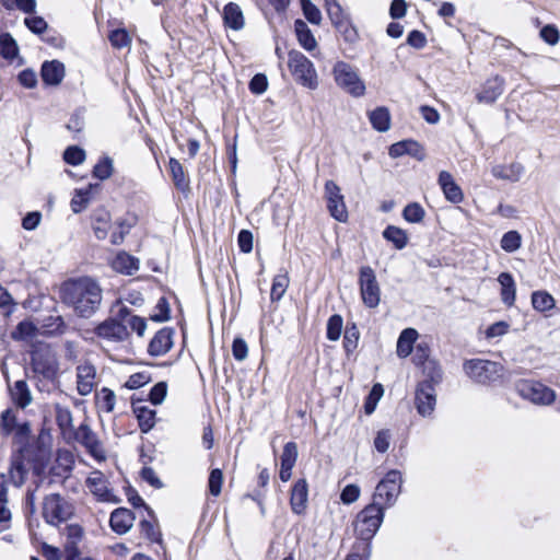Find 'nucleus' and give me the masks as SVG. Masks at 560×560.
Returning a JSON list of instances; mask_svg holds the SVG:
<instances>
[{
    "mask_svg": "<svg viewBox=\"0 0 560 560\" xmlns=\"http://www.w3.org/2000/svg\"><path fill=\"white\" fill-rule=\"evenodd\" d=\"M60 298L79 317L90 318L101 306L103 291L94 279L81 277L66 281L60 288Z\"/></svg>",
    "mask_w": 560,
    "mask_h": 560,
    "instance_id": "nucleus-1",
    "label": "nucleus"
},
{
    "mask_svg": "<svg viewBox=\"0 0 560 560\" xmlns=\"http://www.w3.org/2000/svg\"><path fill=\"white\" fill-rule=\"evenodd\" d=\"M384 518V508L378 503H371L358 513L353 523L358 542H369L377 533Z\"/></svg>",
    "mask_w": 560,
    "mask_h": 560,
    "instance_id": "nucleus-2",
    "label": "nucleus"
},
{
    "mask_svg": "<svg viewBox=\"0 0 560 560\" xmlns=\"http://www.w3.org/2000/svg\"><path fill=\"white\" fill-rule=\"evenodd\" d=\"M288 67L301 85L314 90L318 85L317 73L313 62L301 51L291 50L288 55Z\"/></svg>",
    "mask_w": 560,
    "mask_h": 560,
    "instance_id": "nucleus-3",
    "label": "nucleus"
},
{
    "mask_svg": "<svg viewBox=\"0 0 560 560\" xmlns=\"http://www.w3.org/2000/svg\"><path fill=\"white\" fill-rule=\"evenodd\" d=\"M112 314L109 318L95 327L94 332L102 339L112 342H122L129 337V330L127 329V324L120 319V316H122L120 302L113 306Z\"/></svg>",
    "mask_w": 560,
    "mask_h": 560,
    "instance_id": "nucleus-4",
    "label": "nucleus"
},
{
    "mask_svg": "<svg viewBox=\"0 0 560 560\" xmlns=\"http://www.w3.org/2000/svg\"><path fill=\"white\" fill-rule=\"evenodd\" d=\"M503 366L499 362L471 359L464 363L465 373L480 384L493 383L503 376Z\"/></svg>",
    "mask_w": 560,
    "mask_h": 560,
    "instance_id": "nucleus-5",
    "label": "nucleus"
},
{
    "mask_svg": "<svg viewBox=\"0 0 560 560\" xmlns=\"http://www.w3.org/2000/svg\"><path fill=\"white\" fill-rule=\"evenodd\" d=\"M402 485V477L398 470H389L386 476L377 483L373 495V503H378L382 508H389L396 502Z\"/></svg>",
    "mask_w": 560,
    "mask_h": 560,
    "instance_id": "nucleus-6",
    "label": "nucleus"
},
{
    "mask_svg": "<svg viewBox=\"0 0 560 560\" xmlns=\"http://www.w3.org/2000/svg\"><path fill=\"white\" fill-rule=\"evenodd\" d=\"M73 505L59 493H51L44 498L43 517L50 525L67 522L73 515Z\"/></svg>",
    "mask_w": 560,
    "mask_h": 560,
    "instance_id": "nucleus-7",
    "label": "nucleus"
},
{
    "mask_svg": "<svg viewBox=\"0 0 560 560\" xmlns=\"http://www.w3.org/2000/svg\"><path fill=\"white\" fill-rule=\"evenodd\" d=\"M332 74L337 85L352 96L359 97L365 93V84L351 65L338 61L334 66Z\"/></svg>",
    "mask_w": 560,
    "mask_h": 560,
    "instance_id": "nucleus-8",
    "label": "nucleus"
},
{
    "mask_svg": "<svg viewBox=\"0 0 560 560\" xmlns=\"http://www.w3.org/2000/svg\"><path fill=\"white\" fill-rule=\"evenodd\" d=\"M516 392L524 399L539 406H549L556 400V392L538 381L522 380L516 383Z\"/></svg>",
    "mask_w": 560,
    "mask_h": 560,
    "instance_id": "nucleus-9",
    "label": "nucleus"
},
{
    "mask_svg": "<svg viewBox=\"0 0 560 560\" xmlns=\"http://www.w3.org/2000/svg\"><path fill=\"white\" fill-rule=\"evenodd\" d=\"M31 368L35 374L48 381L57 376L59 369L56 354L48 346H39L32 351Z\"/></svg>",
    "mask_w": 560,
    "mask_h": 560,
    "instance_id": "nucleus-10",
    "label": "nucleus"
},
{
    "mask_svg": "<svg viewBox=\"0 0 560 560\" xmlns=\"http://www.w3.org/2000/svg\"><path fill=\"white\" fill-rule=\"evenodd\" d=\"M360 293L363 303L374 308L381 301V289L374 270L370 266H363L359 272Z\"/></svg>",
    "mask_w": 560,
    "mask_h": 560,
    "instance_id": "nucleus-11",
    "label": "nucleus"
},
{
    "mask_svg": "<svg viewBox=\"0 0 560 560\" xmlns=\"http://www.w3.org/2000/svg\"><path fill=\"white\" fill-rule=\"evenodd\" d=\"M74 440L85 447L86 452L97 460L106 458L105 450L97 435L86 423H81L73 430Z\"/></svg>",
    "mask_w": 560,
    "mask_h": 560,
    "instance_id": "nucleus-12",
    "label": "nucleus"
},
{
    "mask_svg": "<svg viewBox=\"0 0 560 560\" xmlns=\"http://www.w3.org/2000/svg\"><path fill=\"white\" fill-rule=\"evenodd\" d=\"M325 198L327 200V208L336 220L345 222L348 218V211L341 195L340 188L332 180L325 184Z\"/></svg>",
    "mask_w": 560,
    "mask_h": 560,
    "instance_id": "nucleus-13",
    "label": "nucleus"
},
{
    "mask_svg": "<svg viewBox=\"0 0 560 560\" xmlns=\"http://www.w3.org/2000/svg\"><path fill=\"white\" fill-rule=\"evenodd\" d=\"M77 389L81 396L91 394L96 385V369L90 362L77 366Z\"/></svg>",
    "mask_w": 560,
    "mask_h": 560,
    "instance_id": "nucleus-14",
    "label": "nucleus"
},
{
    "mask_svg": "<svg viewBox=\"0 0 560 560\" xmlns=\"http://www.w3.org/2000/svg\"><path fill=\"white\" fill-rule=\"evenodd\" d=\"M436 398L432 384L421 383L416 392V407L418 412L425 417L430 416L435 407Z\"/></svg>",
    "mask_w": 560,
    "mask_h": 560,
    "instance_id": "nucleus-15",
    "label": "nucleus"
},
{
    "mask_svg": "<svg viewBox=\"0 0 560 560\" xmlns=\"http://www.w3.org/2000/svg\"><path fill=\"white\" fill-rule=\"evenodd\" d=\"M86 486L91 493L97 497L98 500L105 502L117 501L112 490L108 488V481L103 472L93 471L86 479Z\"/></svg>",
    "mask_w": 560,
    "mask_h": 560,
    "instance_id": "nucleus-16",
    "label": "nucleus"
},
{
    "mask_svg": "<svg viewBox=\"0 0 560 560\" xmlns=\"http://www.w3.org/2000/svg\"><path fill=\"white\" fill-rule=\"evenodd\" d=\"M25 450L20 448L11 456V466L9 470V478L13 486L21 487L28 472V465L25 459Z\"/></svg>",
    "mask_w": 560,
    "mask_h": 560,
    "instance_id": "nucleus-17",
    "label": "nucleus"
},
{
    "mask_svg": "<svg viewBox=\"0 0 560 560\" xmlns=\"http://www.w3.org/2000/svg\"><path fill=\"white\" fill-rule=\"evenodd\" d=\"M503 91L504 79L495 75L486 81L481 91L477 94V100L479 103L492 104L502 95Z\"/></svg>",
    "mask_w": 560,
    "mask_h": 560,
    "instance_id": "nucleus-18",
    "label": "nucleus"
},
{
    "mask_svg": "<svg viewBox=\"0 0 560 560\" xmlns=\"http://www.w3.org/2000/svg\"><path fill=\"white\" fill-rule=\"evenodd\" d=\"M173 346V330L160 329L149 343L148 351L153 357H160L170 351Z\"/></svg>",
    "mask_w": 560,
    "mask_h": 560,
    "instance_id": "nucleus-19",
    "label": "nucleus"
},
{
    "mask_svg": "<svg viewBox=\"0 0 560 560\" xmlns=\"http://www.w3.org/2000/svg\"><path fill=\"white\" fill-rule=\"evenodd\" d=\"M439 185L450 202L459 203L464 199L462 188L455 183L451 173L442 171L439 175Z\"/></svg>",
    "mask_w": 560,
    "mask_h": 560,
    "instance_id": "nucleus-20",
    "label": "nucleus"
},
{
    "mask_svg": "<svg viewBox=\"0 0 560 560\" xmlns=\"http://www.w3.org/2000/svg\"><path fill=\"white\" fill-rule=\"evenodd\" d=\"M133 513L125 508H118L110 514L109 524L112 529L119 535L126 534L133 524Z\"/></svg>",
    "mask_w": 560,
    "mask_h": 560,
    "instance_id": "nucleus-21",
    "label": "nucleus"
},
{
    "mask_svg": "<svg viewBox=\"0 0 560 560\" xmlns=\"http://www.w3.org/2000/svg\"><path fill=\"white\" fill-rule=\"evenodd\" d=\"M308 486L305 479H299L291 490L290 504L295 514L304 513L307 505Z\"/></svg>",
    "mask_w": 560,
    "mask_h": 560,
    "instance_id": "nucleus-22",
    "label": "nucleus"
},
{
    "mask_svg": "<svg viewBox=\"0 0 560 560\" xmlns=\"http://www.w3.org/2000/svg\"><path fill=\"white\" fill-rule=\"evenodd\" d=\"M40 75L45 84L58 85L65 78V66L58 60L45 61L40 68Z\"/></svg>",
    "mask_w": 560,
    "mask_h": 560,
    "instance_id": "nucleus-23",
    "label": "nucleus"
},
{
    "mask_svg": "<svg viewBox=\"0 0 560 560\" xmlns=\"http://www.w3.org/2000/svg\"><path fill=\"white\" fill-rule=\"evenodd\" d=\"M132 410L138 419L141 432L148 433L155 424V410L141 405V400L132 401Z\"/></svg>",
    "mask_w": 560,
    "mask_h": 560,
    "instance_id": "nucleus-24",
    "label": "nucleus"
},
{
    "mask_svg": "<svg viewBox=\"0 0 560 560\" xmlns=\"http://www.w3.org/2000/svg\"><path fill=\"white\" fill-rule=\"evenodd\" d=\"M224 25L233 31H240L245 25V19L237 3L229 2L223 9Z\"/></svg>",
    "mask_w": 560,
    "mask_h": 560,
    "instance_id": "nucleus-25",
    "label": "nucleus"
},
{
    "mask_svg": "<svg viewBox=\"0 0 560 560\" xmlns=\"http://www.w3.org/2000/svg\"><path fill=\"white\" fill-rule=\"evenodd\" d=\"M294 32L299 44L307 51H312L317 47V42L303 20H296L294 22Z\"/></svg>",
    "mask_w": 560,
    "mask_h": 560,
    "instance_id": "nucleus-26",
    "label": "nucleus"
},
{
    "mask_svg": "<svg viewBox=\"0 0 560 560\" xmlns=\"http://www.w3.org/2000/svg\"><path fill=\"white\" fill-rule=\"evenodd\" d=\"M498 281L501 285L502 302L508 306H512L516 298V287L512 275L509 272H502L499 275Z\"/></svg>",
    "mask_w": 560,
    "mask_h": 560,
    "instance_id": "nucleus-27",
    "label": "nucleus"
},
{
    "mask_svg": "<svg viewBox=\"0 0 560 560\" xmlns=\"http://www.w3.org/2000/svg\"><path fill=\"white\" fill-rule=\"evenodd\" d=\"M112 267L125 275H132L139 269V260L126 252H120L112 261Z\"/></svg>",
    "mask_w": 560,
    "mask_h": 560,
    "instance_id": "nucleus-28",
    "label": "nucleus"
},
{
    "mask_svg": "<svg viewBox=\"0 0 560 560\" xmlns=\"http://www.w3.org/2000/svg\"><path fill=\"white\" fill-rule=\"evenodd\" d=\"M523 172L524 167L520 163H511L510 165H495L491 171L494 177L513 183L520 180Z\"/></svg>",
    "mask_w": 560,
    "mask_h": 560,
    "instance_id": "nucleus-29",
    "label": "nucleus"
},
{
    "mask_svg": "<svg viewBox=\"0 0 560 560\" xmlns=\"http://www.w3.org/2000/svg\"><path fill=\"white\" fill-rule=\"evenodd\" d=\"M11 397L14 404L24 409L32 402V395L27 383L23 380L16 381L10 388Z\"/></svg>",
    "mask_w": 560,
    "mask_h": 560,
    "instance_id": "nucleus-30",
    "label": "nucleus"
},
{
    "mask_svg": "<svg viewBox=\"0 0 560 560\" xmlns=\"http://www.w3.org/2000/svg\"><path fill=\"white\" fill-rule=\"evenodd\" d=\"M418 338V332L413 328H406L400 332L397 340V355L407 358L412 351V345Z\"/></svg>",
    "mask_w": 560,
    "mask_h": 560,
    "instance_id": "nucleus-31",
    "label": "nucleus"
},
{
    "mask_svg": "<svg viewBox=\"0 0 560 560\" xmlns=\"http://www.w3.org/2000/svg\"><path fill=\"white\" fill-rule=\"evenodd\" d=\"M121 312L122 316H120V319L127 324V329H131L136 331L139 336H143L145 329H147V323L144 318L139 317L137 315H132L130 310L121 303Z\"/></svg>",
    "mask_w": 560,
    "mask_h": 560,
    "instance_id": "nucleus-32",
    "label": "nucleus"
},
{
    "mask_svg": "<svg viewBox=\"0 0 560 560\" xmlns=\"http://www.w3.org/2000/svg\"><path fill=\"white\" fill-rule=\"evenodd\" d=\"M5 475H0V532L9 527L11 512L7 505Z\"/></svg>",
    "mask_w": 560,
    "mask_h": 560,
    "instance_id": "nucleus-33",
    "label": "nucleus"
},
{
    "mask_svg": "<svg viewBox=\"0 0 560 560\" xmlns=\"http://www.w3.org/2000/svg\"><path fill=\"white\" fill-rule=\"evenodd\" d=\"M19 54L16 40L10 33L0 34V55L7 60H13Z\"/></svg>",
    "mask_w": 560,
    "mask_h": 560,
    "instance_id": "nucleus-34",
    "label": "nucleus"
},
{
    "mask_svg": "<svg viewBox=\"0 0 560 560\" xmlns=\"http://www.w3.org/2000/svg\"><path fill=\"white\" fill-rule=\"evenodd\" d=\"M383 237L393 243L397 249H402L408 243L407 233L395 225H388L383 232Z\"/></svg>",
    "mask_w": 560,
    "mask_h": 560,
    "instance_id": "nucleus-35",
    "label": "nucleus"
},
{
    "mask_svg": "<svg viewBox=\"0 0 560 560\" xmlns=\"http://www.w3.org/2000/svg\"><path fill=\"white\" fill-rule=\"evenodd\" d=\"M110 217L105 210L95 212L93 217V231L98 240H104L107 236L109 229Z\"/></svg>",
    "mask_w": 560,
    "mask_h": 560,
    "instance_id": "nucleus-36",
    "label": "nucleus"
},
{
    "mask_svg": "<svg viewBox=\"0 0 560 560\" xmlns=\"http://www.w3.org/2000/svg\"><path fill=\"white\" fill-rule=\"evenodd\" d=\"M370 121L374 129L383 132L389 129L390 115L387 108L377 107L370 114Z\"/></svg>",
    "mask_w": 560,
    "mask_h": 560,
    "instance_id": "nucleus-37",
    "label": "nucleus"
},
{
    "mask_svg": "<svg viewBox=\"0 0 560 560\" xmlns=\"http://www.w3.org/2000/svg\"><path fill=\"white\" fill-rule=\"evenodd\" d=\"M55 417L58 427L63 433H66L67 431H73L72 412L68 407L61 406L60 404H56Z\"/></svg>",
    "mask_w": 560,
    "mask_h": 560,
    "instance_id": "nucleus-38",
    "label": "nucleus"
},
{
    "mask_svg": "<svg viewBox=\"0 0 560 560\" xmlns=\"http://www.w3.org/2000/svg\"><path fill=\"white\" fill-rule=\"evenodd\" d=\"M532 305L538 312H547L556 306V301L547 291H535L532 294Z\"/></svg>",
    "mask_w": 560,
    "mask_h": 560,
    "instance_id": "nucleus-39",
    "label": "nucleus"
},
{
    "mask_svg": "<svg viewBox=\"0 0 560 560\" xmlns=\"http://www.w3.org/2000/svg\"><path fill=\"white\" fill-rule=\"evenodd\" d=\"M18 423L19 422L16 419V412L13 409L8 408V409L3 410L0 416V434H1V436L8 438V436L12 435Z\"/></svg>",
    "mask_w": 560,
    "mask_h": 560,
    "instance_id": "nucleus-40",
    "label": "nucleus"
},
{
    "mask_svg": "<svg viewBox=\"0 0 560 560\" xmlns=\"http://www.w3.org/2000/svg\"><path fill=\"white\" fill-rule=\"evenodd\" d=\"M501 248L506 253H514L522 246V236L517 231H509L500 241Z\"/></svg>",
    "mask_w": 560,
    "mask_h": 560,
    "instance_id": "nucleus-41",
    "label": "nucleus"
},
{
    "mask_svg": "<svg viewBox=\"0 0 560 560\" xmlns=\"http://www.w3.org/2000/svg\"><path fill=\"white\" fill-rule=\"evenodd\" d=\"M115 402L116 395L112 389L107 387H103L96 395V404L98 408L105 412H112L115 408Z\"/></svg>",
    "mask_w": 560,
    "mask_h": 560,
    "instance_id": "nucleus-42",
    "label": "nucleus"
},
{
    "mask_svg": "<svg viewBox=\"0 0 560 560\" xmlns=\"http://www.w3.org/2000/svg\"><path fill=\"white\" fill-rule=\"evenodd\" d=\"M425 215L423 207L418 202H411L402 210V217L407 222L420 223Z\"/></svg>",
    "mask_w": 560,
    "mask_h": 560,
    "instance_id": "nucleus-43",
    "label": "nucleus"
},
{
    "mask_svg": "<svg viewBox=\"0 0 560 560\" xmlns=\"http://www.w3.org/2000/svg\"><path fill=\"white\" fill-rule=\"evenodd\" d=\"M36 332L37 328L32 322L23 320L19 323L11 336L14 340H26L35 337Z\"/></svg>",
    "mask_w": 560,
    "mask_h": 560,
    "instance_id": "nucleus-44",
    "label": "nucleus"
},
{
    "mask_svg": "<svg viewBox=\"0 0 560 560\" xmlns=\"http://www.w3.org/2000/svg\"><path fill=\"white\" fill-rule=\"evenodd\" d=\"M289 285V278L287 275H277L273 278L270 299L271 301H279L285 293Z\"/></svg>",
    "mask_w": 560,
    "mask_h": 560,
    "instance_id": "nucleus-45",
    "label": "nucleus"
},
{
    "mask_svg": "<svg viewBox=\"0 0 560 560\" xmlns=\"http://www.w3.org/2000/svg\"><path fill=\"white\" fill-rule=\"evenodd\" d=\"M91 187L78 189L71 199V209L74 213L81 212L90 202Z\"/></svg>",
    "mask_w": 560,
    "mask_h": 560,
    "instance_id": "nucleus-46",
    "label": "nucleus"
},
{
    "mask_svg": "<svg viewBox=\"0 0 560 560\" xmlns=\"http://www.w3.org/2000/svg\"><path fill=\"white\" fill-rule=\"evenodd\" d=\"M384 394V388L382 384L377 383L374 384L369 396L365 399L364 402V411L366 415H372L377 406V402L382 398Z\"/></svg>",
    "mask_w": 560,
    "mask_h": 560,
    "instance_id": "nucleus-47",
    "label": "nucleus"
},
{
    "mask_svg": "<svg viewBox=\"0 0 560 560\" xmlns=\"http://www.w3.org/2000/svg\"><path fill=\"white\" fill-rule=\"evenodd\" d=\"M360 332L354 324L346 327L345 336H343V348L347 353L353 352L359 342Z\"/></svg>",
    "mask_w": 560,
    "mask_h": 560,
    "instance_id": "nucleus-48",
    "label": "nucleus"
},
{
    "mask_svg": "<svg viewBox=\"0 0 560 560\" xmlns=\"http://www.w3.org/2000/svg\"><path fill=\"white\" fill-rule=\"evenodd\" d=\"M44 328L48 334L62 335L67 330V325L60 315L48 316L44 320Z\"/></svg>",
    "mask_w": 560,
    "mask_h": 560,
    "instance_id": "nucleus-49",
    "label": "nucleus"
},
{
    "mask_svg": "<svg viewBox=\"0 0 560 560\" xmlns=\"http://www.w3.org/2000/svg\"><path fill=\"white\" fill-rule=\"evenodd\" d=\"M170 171L174 180L175 186L178 189L187 187L184 170L182 164L174 158L170 159Z\"/></svg>",
    "mask_w": 560,
    "mask_h": 560,
    "instance_id": "nucleus-50",
    "label": "nucleus"
},
{
    "mask_svg": "<svg viewBox=\"0 0 560 560\" xmlns=\"http://www.w3.org/2000/svg\"><path fill=\"white\" fill-rule=\"evenodd\" d=\"M93 174L101 180L107 179L113 174V160L109 156L101 159L93 168Z\"/></svg>",
    "mask_w": 560,
    "mask_h": 560,
    "instance_id": "nucleus-51",
    "label": "nucleus"
},
{
    "mask_svg": "<svg viewBox=\"0 0 560 560\" xmlns=\"http://www.w3.org/2000/svg\"><path fill=\"white\" fill-rule=\"evenodd\" d=\"M139 527L140 533L151 542H161V533L152 521L143 518Z\"/></svg>",
    "mask_w": 560,
    "mask_h": 560,
    "instance_id": "nucleus-52",
    "label": "nucleus"
},
{
    "mask_svg": "<svg viewBox=\"0 0 560 560\" xmlns=\"http://www.w3.org/2000/svg\"><path fill=\"white\" fill-rule=\"evenodd\" d=\"M343 319L340 315L335 314L327 322V338L336 341L340 338L342 331Z\"/></svg>",
    "mask_w": 560,
    "mask_h": 560,
    "instance_id": "nucleus-53",
    "label": "nucleus"
},
{
    "mask_svg": "<svg viewBox=\"0 0 560 560\" xmlns=\"http://www.w3.org/2000/svg\"><path fill=\"white\" fill-rule=\"evenodd\" d=\"M301 4L305 19L310 23L318 25L322 21L319 9L311 0H301Z\"/></svg>",
    "mask_w": 560,
    "mask_h": 560,
    "instance_id": "nucleus-54",
    "label": "nucleus"
},
{
    "mask_svg": "<svg viewBox=\"0 0 560 560\" xmlns=\"http://www.w3.org/2000/svg\"><path fill=\"white\" fill-rule=\"evenodd\" d=\"M325 5L327 14L334 25L339 23V21L348 19L337 0H325Z\"/></svg>",
    "mask_w": 560,
    "mask_h": 560,
    "instance_id": "nucleus-55",
    "label": "nucleus"
},
{
    "mask_svg": "<svg viewBox=\"0 0 560 560\" xmlns=\"http://www.w3.org/2000/svg\"><path fill=\"white\" fill-rule=\"evenodd\" d=\"M335 27L341 34L346 42L354 43L358 39V32L355 27L351 24L349 19L339 21V23L335 24Z\"/></svg>",
    "mask_w": 560,
    "mask_h": 560,
    "instance_id": "nucleus-56",
    "label": "nucleus"
},
{
    "mask_svg": "<svg viewBox=\"0 0 560 560\" xmlns=\"http://www.w3.org/2000/svg\"><path fill=\"white\" fill-rule=\"evenodd\" d=\"M371 556V545L369 542H355L346 560H369Z\"/></svg>",
    "mask_w": 560,
    "mask_h": 560,
    "instance_id": "nucleus-57",
    "label": "nucleus"
},
{
    "mask_svg": "<svg viewBox=\"0 0 560 560\" xmlns=\"http://www.w3.org/2000/svg\"><path fill=\"white\" fill-rule=\"evenodd\" d=\"M24 24L32 33L37 34V35L43 34L48 27V24L44 20V18L38 16V15L25 18Z\"/></svg>",
    "mask_w": 560,
    "mask_h": 560,
    "instance_id": "nucleus-58",
    "label": "nucleus"
},
{
    "mask_svg": "<svg viewBox=\"0 0 560 560\" xmlns=\"http://www.w3.org/2000/svg\"><path fill=\"white\" fill-rule=\"evenodd\" d=\"M109 42L115 48H124L130 44V36L126 30L117 28L110 32Z\"/></svg>",
    "mask_w": 560,
    "mask_h": 560,
    "instance_id": "nucleus-59",
    "label": "nucleus"
},
{
    "mask_svg": "<svg viewBox=\"0 0 560 560\" xmlns=\"http://www.w3.org/2000/svg\"><path fill=\"white\" fill-rule=\"evenodd\" d=\"M85 159V152L81 148L77 145H71L67 148L63 153V160L71 165H79Z\"/></svg>",
    "mask_w": 560,
    "mask_h": 560,
    "instance_id": "nucleus-60",
    "label": "nucleus"
},
{
    "mask_svg": "<svg viewBox=\"0 0 560 560\" xmlns=\"http://www.w3.org/2000/svg\"><path fill=\"white\" fill-rule=\"evenodd\" d=\"M223 483V474L219 468L212 469L209 476L208 486L209 491L213 497H218L221 493Z\"/></svg>",
    "mask_w": 560,
    "mask_h": 560,
    "instance_id": "nucleus-61",
    "label": "nucleus"
},
{
    "mask_svg": "<svg viewBox=\"0 0 560 560\" xmlns=\"http://www.w3.org/2000/svg\"><path fill=\"white\" fill-rule=\"evenodd\" d=\"M298 459V445L295 442H288L283 446L281 464L294 466Z\"/></svg>",
    "mask_w": 560,
    "mask_h": 560,
    "instance_id": "nucleus-62",
    "label": "nucleus"
},
{
    "mask_svg": "<svg viewBox=\"0 0 560 560\" xmlns=\"http://www.w3.org/2000/svg\"><path fill=\"white\" fill-rule=\"evenodd\" d=\"M392 434L388 429L380 430L374 439V447L380 453L388 451L390 445Z\"/></svg>",
    "mask_w": 560,
    "mask_h": 560,
    "instance_id": "nucleus-63",
    "label": "nucleus"
},
{
    "mask_svg": "<svg viewBox=\"0 0 560 560\" xmlns=\"http://www.w3.org/2000/svg\"><path fill=\"white\" fill-rule=\"evenodd\" d=\"M539 35H540V38L545 43H547V44H549L551 46L556 45L559 42V38H560V34H559L558 28L555 25H552V24L545 25L540 30Z\"/></svg>",
    "mask_w": 560,
    "mask_h": 560,
    "instance_id": "nucleus-64",
    "label": "nucleus"
}]
</instances>
